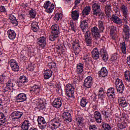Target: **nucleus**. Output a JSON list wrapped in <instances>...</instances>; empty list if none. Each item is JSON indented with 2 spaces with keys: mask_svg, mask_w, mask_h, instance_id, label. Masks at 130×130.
I'll return each instance as SVG.
<instances>
[{
  "mask_svg": "<svg viewBox=\"0 0 130 130\" xmlns=\"http://www.w3.org/2000/svg\"><path fill=\"white\" fill-rule=\"evenodd\" d=\"M61 119L59 118H54L51 120V124L49 125V129H56L60 126L61 124Z\"/></svg>",
  "mask_w": 130,
  "mask_h": 130,
  "instance_id": "f257e3e1",
  "label": "nucleus"
},
{
  "mask_svg": "<svg viewBox=\"0 0 130 130\" xmlns=\"http://www.w3.org/2000/svg\"><path fill=\"white\" fill-rule=\"evenodd\" d=\"M120 11L122 14L123 16V21L127 24V21L129 19V17L128 16V9H127V7L125 5H123L120 7Z\"/></svg>",
  "mask_w": 130,
  "mask_h": 130,
  "instance_id": "f03ea898",
  "label": "nucleus"
},
{
  "mask_svg": "<svg viewBox=\"0 0 130 130\" xmlns=\"http://www.w3.org/2000/svg\"><path fill=\"white\" fill-rule=\"evenodd\" d=\"M115 86L118 93L120 94L123 93V91H124V85L122 83V80L117 78L115 82Z\"/></svg>",
  "mask_w": 130,
  "mask_h": 130,
  "instance_id": "7ed1b4c3",
  "label": "nucleus"
},
{
  "mask_svg": "<svg viewBox=\"0 0 130 130\" xmlns=\"http://www.w3.org/2000/svg\"><path fill=\"white\" fill-rule=\"evenodd\" d=\"M23 114L21 111H14L11 114V119L13 121H18L23 116Z\"/></svg>",
  "mask_w": 130,
  "mask_h": 130,
  "instance_id": "20e7f679",
  "label": "nucleus"
},
{
  "mask_svg": "<svg viewBox=\"0 0 130 130\" xmlns=\"http://www.w3.org/2000/svg\"><path fill=\"white\" fill-rule=\"evenodd\" d=\"M122 32L124 35V38L126 41H128L130 36V27L127 24H123Z\"/></svg>",
  "mask_w": 130,
  "mask_h": 130,
  "instance_id": "39448f33",
  "label": "nucleus"
},
{
  "mask_svg": "<svg viewBox=\"0 0 130 130\" xmlns=\"http://www.w3.org/2000/svg\"><path fill=\"white\" fill-rule=\"evenodd\" d=\"M44 8L46 10V12L48 14H51L54 9V5L51 4L49 1H46L44 4Z\"/></svg>",
  "mask_w": 130,
  "mask_h": 130,
  "instance_id": "423d86ee",
  "label": "nucleus"
},
{
  "mask_svg": "<svg viewBox=\"0 0 130 130\" xmlns=\"http://www.w3.org/2000/svg\"><path fill=\"white\" fill-rule=\"evenodd\" d=\"M111 20L114 24L119 26V27H121L123 25L122 24V19L118 17L116 14H112L111 16Z\"/></svg>",
  "mask_w": 130,
  "mask_h": 130,
  "instance_id": "0eeeda50",
  "label": "nucleus"
},
{
  "mask_svg": "<svg viewBox=\"0 0 130 130\" xmlns=\"http://www.w3.org/2000/svg\"><path fill=\"white\" fill-rule=\"evenodd\" d=\"M75 93V87L72 84H67L66 88V94L69 98H72L74 96Z\"/></svg>",
  "mask_w": 130,
  "mask_h": 130,
  "instance_id": "6e6552de",
  "label": "nucleus"
},
{
  "mask_svg": "<svg viewBox=\"0 0 130 130\" xmlns=\"http://www.w3.org/2000/svg\"><path fill=\"white\" fill-rule=\"evenodd\" d=\"M85 42L86 46H91L92 45V37H91V32L87 31L84 35Z\"/></svg>",
  "mask_w": 130,
  "mask_h": 130,
  "instance_id": "1a4fd4ad",
  "label": "nucleus"
},
{
  "mask_svg": "<svg viewBox=\"0 0 130 130\" xmlns=\"http://www.w3.org/2000/svg\"><path fill=\"white\" fill-rule=\"evenodd\" d=\"M9 63L10 64V67L11 68V70L13 71V72H19L20 71V67L17 62V61L15 59H11L9 61Z\"/></svg>",
  "mask_w": 130,
  "mask_h": 130,
  "instance_id": "9d476101",
  "label": "nucleus"
},
{
  "mask_svg": "<svg viewBox=\"0 0 130 130\" xmlns=\"http://www.w3.org/2000/svg\"><path fill=\"white\" fill-rule=\"evenodd\" d=\"M93 78L91 76H88L84 80V82L83 83V86L86 88V89H88L89 88H91L92 87V85H93Z\"/></svg>",
  "mask_w": 130,
  "mask_h": 130,
  "instance_id": "9b49d317",
  "label": "nucleus"
},
{
  "mask_svg": "<svg viewBox=\"0 0 130 130\" xmlns=\"http://www.w3.org/2000/svg\"><path fill=\"white\" fill-rule=\"evenodd\" d=\"M92 15L97 17L98 15H99L101 12L99 4L97 3L94 4L92 5Z\"/></svg>",
  "mask_w": 130,
  "mask_h": 130,
  "instance_id": "f8f14e48",
  "label": "nucleus"
},
{
  "mask_svg": "<svg viewBox=\"0 0 130 130\" xmlns=\"http://www.w3.org/2000/svg\"><path fill=\"white\" fill-rule=\"evenodd\" d=\"M38 122V126L41 129H44L46 126L47 123L44 119V118L41 117H38L37 119Z\"/></svg>",
  "mask_w": 130,
  "mask_h": 130,
  "instance_id": "ddd939ff",
  "label": "nucleus"
},
{
  "mask_svg": "<svg viewBox=\"0 0 130 130\" xmlns=\"http://www.w3.org/2000/svg\"><path fill=\"white\" fill-rule=\"evenodd\" d=\"M91 34L92 36H94L95 38H99L100 40H101L100 39V30L96 26H94L91 28Z\"/></svg>",
  "mask_w": 130,
  "mask_h": 130,
  "instance_id": "4468645a",
  "label": "nucleus"
},
{
  "mask_svg": "<svg viewBox=\"0 0 130 130\" xmlns=\"http://www.w3.org/2000/svg\"><path fill=\"white\" fill-rule=\"evenodd\" d=\"M17 101L19 102H24L27 100V95L23 92H21L16 96Z\"/></svg>",
  "mask_w": 130,
  "mask_h": 130,
  "instance_id": "2eb2a0df",
  "label": "nucleus"
},
{
  "mask_svg": "<svg viewBox=\"0 0 130 130\" xmlns=\"http://www.w3.org/2000/svg\"><path fill=\"white\" fill-rule=\"evenodd\" d=\"M62 105V103H61V98L60 97L55 99L52 103V106L55 108H59Z\"/></svg>",
  "mask_w": 130,
  "mask_h": 130,
  "instance_id": "dca6fc26",
  "label": "nucleus"
},
{
  "mask_svg": "<svg viewBox=\"0 0 130 130\" xmlns=\"http://www.w3.org/2000/svg\"><path fill=\"white\" fill-rule=\"evenodd\" d=\"M100 55L102 57L103 60L104 61H107L108 60V56L107 54V51H106V49L102 48L100 50Z\"/></svg>",
  "mask_w": 130,
  "mask_h": 130,
  "instance_id": "f3484780",
  "label": "nucleus"
},
{
  "mask_svg": "<svg viewBox=\"0 0 130 130\" xmlns=\"http://www.w3.org/2000/svg\"><path fill=\"white\" fill-rule=\"evenodd\" d=\"M51 32L52 34H56L58 35L60 32L59 31V26L55 24L51 26Z\"/></svg>",
  "mask_w": 130,
  "mask_h": 130,
  "instance_id": "a211bd4d",
  "label": "nucleus"
},
{
  "mask_svg": "<svg viewBox=\"0 0 130 130\" xmlns=\"http://www.w3.org/2000/svg\"><path fill=\"white\" fill-rule=\"evenodd\" d=\"M38 44L39 45L40 47H42V48L45 47L46 45V38L44 37L39 38L38 39Z\"/></svg>",
  "mask_w": 130,
  "mask_h": 130,
  "instance_id": "6ab92c4d",
  "label": "nucleus"
},
{
  "mask_svg": "<svg viewBox=\"0 0 130 130\" xmlns=\"http://www.w3.org/2000/svg\"><path fill=\"white\" fill-rule=\"evenodd\" d=\"M74 53L75 55H78L81 52L82 50V48H81V46L78 43H75V44H73Z\"/></svg>",
  "mask_w": 130,
  "mask_h": 130,
  "instance_id": "aec40b11",
  "label": "nucleus"
},
{
  "mask_svg": "<svg viewBox=\"0 0 130 130\" xmlns=\"http://www.w3.org/2000/svg\"><path fill=\"white\" fill-rule=\"evenodd\" d=\"M62 117L64 119V121H67V122H72V116L69 112H66L63 113Z\"/></svg>",
  "mask_w": 130,
  "mask_h": 130,
  "instance_id": "412c9836",
  "label": "nucleus"
},
{
  "mask_svg": "<svg viewBox=\"0 0 130 130\" xmlns=\"http://www.w3.org/2000/svg\"><path fill=\"white\" fill-rule=\"evenodd\" d=\"M13 87H14V83H13V81H12V80L9 79L8 82L6 83V86L4 88V90L6 92H8L9 90H12V89H13Z\"/></svg>",
  "mask_w": 130,
  "mask_h": 130,
  "instance_id": "4be33fe9",
  "label": "nucleus"
},
{
  "mask_svg": "<svg viewBox=\"0 0 130 130\" xmlns=\"http://www.w3.org/2000/svg\"><path fill=\"white\" fill-rule=\"evenodd\" d=\"M88 27V22H87V20H83L81 22L80 24V28L84 33H85V32H87V31H89L87 30Z\"/></svg>",
  "mask_w": 130,
  "mask_h": 130,
  "instance_id": "5701e85b",
  "label": "nucleus"
},
{
  "mask_svg": "<svg viewBox=\"0 0 130 130\" xmlns=\"http://www.w3.org/2000/svg\"><path fill=\"white\" fill-rule=\"evenodd\" d=\"M115 89L113 87H110L107 91V96L109 98H113L115 96Z\"/></svg>",
  "mask_w": 130,
  "mask_h": 130,
  "instance_id": "b1692460",
  "label": "nucleus"
},
{
  "mask_svg": "<svg viewBox=\"0 0 130 130\" xmlns=\"http://www.w3.org/2000/svg\"><path fill=\"white\" fill-rule=\"evenodd\" d=\"M94 116L95 119V121L98 123H101L102 122V116H101V113L98 111H95L94 113Z\"/></svg>",
  "mask_w": 130,
  "mask_h": 130,
  "instance_id": "393cba45",
  "label": "nucleus"
},
{
  "mask_svg": "<svg viewBox=\"0 0 130 130\" xmlns=\"http://www.w3.org/2000/svg\"><path fill=\"white\" fill-rule=\"evenodd\" d=\"M100 76L102 78H105L108 75V71L105 67H103L101 71L99 72Z\"/></svg>",
  "mask_w": 130,
  "mask_h": 130,
  "instance_id": "a878e982",
  "label": "nucleus"
},
{
  "mask_svg": "<svg viewBox=\"0 0 130 130\" xmlns=\"http://www.w3.org/2000/svg\"><path fill=\"white\" fill-rule=\"evenodd\" d=\"M7 35L10 40H14L16 38V32L14 30L9 29L7 31Z\"/></svg>",
  "mask_w": 130,
  "mask_h": 130,
  "instance_id": "bb28decb",
  "label": "nucleus"
},
{
  "mask_svg": "<svg viewBox=\"0 0 130 130\" xmlns=\"http://www.w3.org/2000/svg\"><path fill=\"white\" fill-rule=\"evenodd\" d=\"M79 16H80V11L78 10H75L74 11L72 12L71 17L73 20H74V21L78 20V19H79Z\"/></svg>",
  "mask_w": 130,
  "mask_h": 130,
  "instance_id": "cd10ccee",
  "label": "nucleus"
},
{
  "mask_svg": "<svg viewBox=\"0 0 130 130\" xmlns=\"http://www.w3.org/2000/svg\"><path fill=\"white\" fill-rule=\"evenodd\" d=\"M92 56L93 59H99V56H100V53L97 49H94L92 52Z\"/></svg>",
  "mask_w": 130,
  "mask_h": 130,
  "instance_id": "c85d7f7f",
  "label": "nucleus"
},
{
  "mask_svg": "<svg viewBox=\"0 0 130 130\" xmlns=\"http://www.w3.org/2000/svg\"><path fill=\"white\" fill-rule=\"evenodd\" d=\"M52 76V71L47 70L44 72V78L45 80H48Z\"/></svg>",
  "mask_w": 130,
  "mask_h": 130,
  "instance_id": "c756f323",
  "label": "nucleus"
},
{
  "mask_svg": "<svg viewBox=\"0 0 130 130\" xmlns=\"http://www.w3.org/2000/svg\"><path fill=\"white\" fill-rule=\"evenodd\" d=\"M30 92H35L36 94H39L41 92V87L39 85H34L31 87Z\"/></svg>",
  "mask_w": 130,
  "mask_h": 130,
  "instance_id": "7c9ffc66",
  "label": "nucleus"
},
{
  "mask_svg": "<svg viewBox=\"0 0 130 130\" xmlns=\"http://www.w3.org/2000/svg\"><path fill=\"white\" fill-rule=\"evenodd\" d=\"M76 72L78 74L83 73V72H84V64L82 63L77 64Z\"/></svg>",
  "mask_w": 130,
  "mask_h": 130,
  "instance_id": "2f4dec72",
  "label": "nucleus"
},
{
  "mask_svg": "<svg viewBox=\"0 0 130 130\" xmlns=\"http://www.w3.org/2000/svg\"><path fill=\"white\" fill-rule=\"evenodd\" d=\"M98 27L100 32L101 33H103V31L105 29V27H104V21L99 20L98 21Z\"/></svg>",
  "mask_w": 130,
  "mask_h": 130,
  "instance_id": "473e14b6",
  "label": "nucleus"
},
{
  "mask_svg": "<svg viewBox=\"0 0 130 130\" xmlns=\"http://www.w3.org/2000/svg\"><path fill=\"white\" fill-rule=\"evenodd\" d=\"M29 124L30 122L29 120H24L21 125V128L22 130H29Z\"/></svg>",
  "mask_w": 130,
  "mask_h": 130,
  "instance_id": "72a5a7b5",
  "label": "nucleus"
},
{
  "mask_svg": "<svg viewBox=\"0 0 130 130\" xmlns=\"http://www.w3.org/2000/svg\"><path fill=\"white\" fill-rule=\"evenodd\" d=\"M91 12V7L90 6H86L82 11V16H88L90 15Z\"/></svg>",
  "mask_w": 130,
  "mask_h": 130,
  "instance_id": "f704fd0d",
  "label": "nucleus"
},
{
  "mask_svg": "<svg viewBox=\"0 0 130 130\" xmlns=\"http://www.w3.org/2000/svg\"><path fill=\"white\" fill-rule=\"evenodd\" d=\"M31 30L34 32H37L39 30V26H38V22H34L31 24Z\"/></svg>",
  "mask_w": 130,
  "mask_h": 130,
  "instance_id": "c9c22d12",
  "label": "nucleus"
},
{
  "mask_svg": "<svg viewBox=\"0 0 130 130\" xmlns=\"http://www.w3.org/2000/svg\"><path fill=\"white\" fill-rule=\"evenodd\" d=\"M47 68L50 69V71H55V69H56V63L54 62H51L48 63Z\"/></svg>",
  "mask_w": 130,
  "mask_h": 130,
  "instance_id": "e433bc0d",
  "label": "nucleus"
},
{
  "mask_svg": "<svg viewBox=\"0 0 130 130\" xmlns=\"http://www.w3.org/2000/svg\"><path fill=\"white\" fill-rule=\"evenodd\" d=\"M7 118L5 116V114L3 113H0V125H3L6 123Z\"/></svg>",
  "mask_w": 130,
  "mask_h": 130,
  "instance_id": "4c0bfd02",
  "label": "nucleus"
},
{
  "mask_svg": "<svg viewBox=\"0 0 130 130\" xmlns=\"http://www.w3.org/2000/svg\"><path fill=\"white\" fill-rule=\"evenodd\" d=\"M118 102L119 103V105L123 108L126 107V106H127V103H126V100L120 99L118 100Z\"/></svg>",
  "mask_w": 130,
  "mask_h": 130,
  "instance_id": "58836bf2",
  "label": "nucleus"
},
{
  "mask_svg": "<svg viewBox=\"0 0 130 130\" xmlns=\"http://www.w3.org/2000/svg\"><path fill=\"white\" fill-rule=\"evenodd\" d=\"M102 128L103 130H111V126L108 123L103 122Z\"/></svg>",
  "mask_w": 130,
  "mask_h": 130,
  "instance_id": "ea45409f",
  "label": "nucleus"
},
{
  "mask_svg": "<svg viewBox=\"0 0 130 130\" xmlns=\"http://www.w3.org/2000/svg\"><path fill=\"white\" fill-rule=\"evenodd\" d=\"M88 104V101H87V99L86 98H82L80 101V106L82 107H86V105Z\"/></svg>",
  "mask_w": 130,
  "mask_h": 130,
  "instance_id": "a19ab883",
  "label": "nucleus"
},
{
  "mask_svg": "<svg viewBox=\"0 0 130 130\" xmlns=\"http://www.w3.org/2000/svg\"><path fill=\"white\" fill-rule=\"evenodd\" d=\"M76 121L79 126H82L84 125L83 123V118L82 117H78L76 118Z\"/></svg>",
  "mask_w": 130,
  "mask_h": 130,
  "instance_id": "79ce46f5",
  "label": "nucleus"
},
{
  "mask_svg": "<svg viewBox=\"0 0 130 130\" xmlns=\"http://www.w3.org/2000/svg\"><path fill=\"white\" fill-rule=\"evenodd\" d=\"M58 38V35L52 34L49 36V40L50 41H55V39Z\"/></svg>",
  "mask_w": 130,
  "mask_h": 130,
  "instance_id": "37998d69",
  "label": "nucleus"
},
{
  "mask_svg": "<svg viewBox=\"0 0 130 130\" xmlns=\"http://www.w3.org/2000/svg\"><path fill=\"white\" fill-rule=\"evenodd\" d=\"M29 15L30 16V18L34 19L35 18V17H36V11L33 9H31L29 11Z\"/></svg>",
  "mask_w": 130,
  "mask_h": 130,
  "instance_id": "c03bdc74",
  "label": "nucleus"
},
{
  "mask_svg": "<svg viewBox=\"0 0 130 130\" xmlns=\"http://www.w3.org/2000/svg\"><path fill=\"white\" fill-rule=\"evenodd\" d=\"M62 16V15L60 13H58L56 14L54 17V21H55L56 22L59 21V19H61Z\"/></svg>",
  "mask_w": 130,
  "mask_h": 130,
  "instance_id": "a18cd8bd",
  "label": "nucleus"
},
{
  "mask_svg": "<svg viewBox=\"0 0 130 130\" xmlns=\"http://www.w3.org/2000/svg\"><path fill=\"white\" fill-rule=\"evenodd\" d=\"M117 126L119 129H126V124L124 123H119Z\"/></svg>",
  "mask_w": 130,
  "mask_h": 130,
  "instance_id": "49530a36",
  "label": "nucleus"
},
{
  "mask_svg": "<svg viewBox=\"0 0 130 130\" xmlns=\"http://www.w3.org/2000/svg\"><path fill=\"white\" fill-rule=\"evenodd\" d=\"M121 50H122V53H123V54H125L126 53V47L125 46V42H123L121 44Z\"/></svg>",
  "mask_w": 130,
  "mask_h": 130,
  "instance_id": "de8ad7c7",
  "label": "nucleus"
},
{
  "mask_svg": "<svg viewBox=\"0 0 130 130\" xmlns=\"http://www.w3.org/2000/svg\"><path fill=\"white\" fill-rule=\"evenodd\" d=\"M124 77H125V80H126V81H127V82H130L129 71H126L125 72Z\"/></svg>",
  "mask_w": 130,
  "mask_h": 130,
  "instance_id": "09e8293b",
  "label": "nucleus"
},
{
  "mask_svg": "<svg viewBox=\"0 0 130 130\" xmlns=\"http://www.w3.org/2000/svg\"><path fill=\"white\" fill-rule=\"evenodd\" d=\"M116 31V27L114 26H111L110 27V36H112V35H114Z\"/></svg>",
  "mask_w": 130,
  "mask_h": 130,
  "instance_id": "8fccbe9b",
  "label": "nucleus"
},
{
  "mask_svg": "<svg viewBox=\"0 0 130 130\" xmlns=\"http://www.w3.org/2000/svg\"><path fill=\"white\" fill-rule=\"evenodd\" d=\"M19 81L26 84V83L28 82V79H27V77L25 76H21L19 78Z\"/></svg>",
  "mask_w": 130,
  "mask_h": 130,
  "instance_id": "3c124183",
  "label": "nucleus"
},
{
  "mask_svg": "<svg viewBox=\"0 0 130 130\" xmlns=\"http://www.w3.org/2000/svg\"><path fill=\"white\" fill-rule=\"evenodd\" d=\"M84 60H85V61H88L91 62L92 61V57L90 56V54H87L86 55L84 56L83 58Z\"/></svg>",
  "mask_w": 130,
  "mask_h": 130,
  "instance_id": "603ef678",
  "label": "nucleus"
},
{
  "mask_svg": "<svg viewBox=\"0 0 130 130\" xmlns=\"http://www.w3.org/2000/svg\"><path fill=\"white\" fill-rule=\"evenodd\" d=\"M70 26L71 27V29L73 31H74V32H76V23L73 22H70Z\"/></svg>",
  "mask_w": 130,
  "mask_h": 130,
  "instance_id": "864d4df0",
  "label": "nucleus"
},
{
  "mask_svg": "<svg viewBox=\"0 0 130 130\" xmlns=\"http://www.w3.org/2000/svg\"><path fill=\"white\" fill-rule=\"evenodd\" d=\"M18 18L19 20L23 21V20H25V19H26V15L24 14H19L18 15Z\"/></svg>",
  "mask_w": 130,
  "mask_h": 130,
  "instance_id": "5fc2aeb1",
  "label": "nucleus"
},
{
  "mask_svg": "<svg viewBox=\"0 0 130 130\" xmlns=\"http://www.w3.org/2000/svg\"><path fill=\"white\" fill-rule=\"evenodd\" d=\"M38 108L40 111H41V110H44L45 109V106L43 104H42L38 105Z\"/></svg>",
  "mask_w": 130,
  "mask_h": 130,
  "instance_id": "6e6d98bb",
  "label": "nucleus"
},
{
  "mask_svg": "<svg viewBox=\"0 0 130 130\" xmlns=\"http://www.w3.org/2000/svg\"><path fill=\"white\" fill-rule=\"evenodd\" d=\"M117 59V54L114 53L113 55H112L111 57V60L112 61H115Z\"/></svg>",
  "mask_w": 130,
  "mask_h": 130,
  "instance_id": "4d7b16f0",
  "label": "nucleus"
},
{
  "mask_svg": "<svg viewBox=\"0 0 130 130\" xmlns=\"http://www.w3.org/2000/svg\"><path fill=\"white\" fill-rule=\"evenodd\" d=\"M0 12L1 13H7V9L4 6H1L0 7Z\"/></svg>",
  "mask_w": 130,
  "mask_h": 130,
  "instance_id": "13d9d810",
  "label": "nucleus"
},
{
  "mask_svg": "<svg viewBox=\"0 0 130 130\" xmlns=\"http://www.w3.org/2000/svg\"><path fill=\"white\" fill-rule=\"evenodd\" d=\"M11 23L14 26H18V20H17V19L16 18L11 20Z\"/></svg>",
  "mask_w": 130,
  "mask_h": 130,
  "instance_id": "bf43d9fd",
  "label": "nucleus"
},
{
  "mask_svg": "<svg viewBox=\"0 0 130 130\" xmlns=\"http://www.w3.org/2000/svg\"><path fill=\"white\" fill-rule=\"evenodd\" d=\"M0 78H2V80H4V82H6V80L9 79V77L4 74H3L1 76H0Z\"/></svg>",
  "mask_w": 130,
  "mask_h": 130,
  "instance_id": "052dcab7",
  "label": "nucleus"
},
{
  "mask_svg": "<svg viewBox=\"0 0 130 130\" xmlns=\"http://www.w3.org/2000/svg\"><path fill=\"white\" fill-rule=\"evenodd\" d=\"M17 84L18 87H22L24 86V85H25V83H23V82H22V81H20V80H19L18 81H17Z\"/></svg>",
  "mask_w": 130,
  "mask_h": 130,
  "instance_id": "680f3d73",
  "label": "nucleus"
},
{
  "mask_svg": "<svg viewBox=\"0 0 130 130\" xmlns=\"http://www.w3.org/2000/svg\"><path fill=\"white\" fill-rule=\"evenodd\" d=\"M105 12H111V6H105Z\"/></svg>",
  "mask_w": 130,
  "mask_h": 130,
  "instance_id": "e2e57ef3",
  "label": "nucleus"
},
{
  "mask_svg": "<svg viewBox=\"0 0 130 130\" xmlns=\"http://www.w3.org/2000/svg\"><path fill=\"white\" fill-rule=\"evenodd\" d=\"M0 22H1V23H6V22H7V19L4 18V17L0 16Z\"/></svg>",
  "mask_w": 130,
  "mask_h": 130,
  "instance_id": "0e129e2a",
  "label": "nucleus"
},
{
  "mask_svg": "<svg viewBox=\"0 0 130 130\" xmlns=\"http://www.w3.org/2000/svg\"><path fill=\"white\" fill-rule=\"evenodd\" d=\"M99 18H100V19H103V18H104V17H105V15H104V13L103 12H100V14H98Z\"/></svg>",
  "mask_w": 130,
  "mask_h": 130,
  "instance_id": "69168bd1",
  "label": "nucleus"
},
{
  "mask_svg": "<svg viewBox=\"0 0 130 130\" xmlns=\"http://www.w3.org/2000/svg\"><path fill=\"white\" fill-rule=\"evenodd\" d=\"M103 115H105V118H108L109 115H108V112H107V111L103 112Z\"/></svg>",
  "mask_w": 130,
  "mask_h": 130,
  "instance_id": "338daca9",
  "label": "nucleus"
},
{
  "mask_svg": "<svg viewBox=\"0 0 130 130\" xmlns=\"http://www.w3.org/2000/svg\"><path fill=\"white\" fill-rule=\"evenodd\" d=\"M127 64H128L129 68H130V55L127 57Z\"/></svg>",
  "mask_w": 130,
  "mask_h": 130,
  "instance_id": "774afa93",
  "label": "nucleus"
}]
</instances>
